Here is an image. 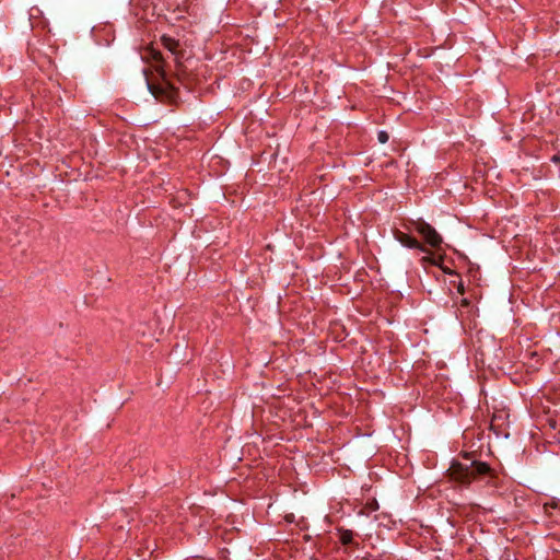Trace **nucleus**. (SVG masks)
<instances>
[{
	"instance_id": "f257e3e1",
	"label": "nucleus",
	"mask_w": 560,
	"mask_h": 560,
	"mask_svg": "<svg viewBox=\"0 0 560 560\" xmlns=\"http://www.w3.org/2000/svg\"><path fill=\"white\" fill-rule=\"evenodd\" d=\"M490 471L488 464L472 460L470 465L458 464L455 472L462 483H469L476 476L487 475Z\"/></svg>"
},
{
	"instance_id": "f03ea898",
	"label": "nucleus",
	"mask_w": 560,
	"mask_h": 560,
	"mask_svg": "<svg viewBox=\"0 0 560 560\" xmlns=\"http://www.w3.org/2000/svg\"><path fill=\"white\" fill-rule=\"evenodd\" d=\"M415 230L431 247L438 248L443 242L442 236L436 232V230L431 224L422 220L415 223Z\"/></svg>"
},
{
	"instance_id": "7ed1b4c3",
	"label": "nucleus",
	"mask_w": 560,
	"mask_h": 560,
	"mask_svg": "<svg viewBox=\"0 0 560 560\" xmlns=\"http://www.w3.org/2000/svg\"><path fill=\"white\" fill-rule=\"evenodd\" d=\"M395 238L407 248L418 249L419 252L427 253L425 247L417 238L407 233L396 232Z\"/></svg>"
},
{
	"instance_id": "20e7f679",
	"label": "nucleus",
	"mask_w": 560,
	"mask_h": 560,
	"mask_svg": "<svg viewBox=\"0 0 560 560\" xmlns=\"http://www.w3.org/2000/svg\"><path fill=\"white\" fill-rule=\"evenodd\" d=\"M161 40L164 48H166L172 55L175 56L178 42L168 36H162Z\"/></svg>"
},
{
	"instance_id": "39448f33",
	"label": "nucleus",
	"mask_w": 560,
	"mask_h": 560,
	"mask_svg": "<svg viewBox=\"0 0 560 560\" xmlns=\"http://www.w3.org/2000/svg\"><path fill=\"white\" fill-rule=\"evenodd\" d=\"M339 539L342 545H349L352 542L353 539V533L350 529H342L339 534Z\"/></svg>"
},
{
	"instance_id": "423d86ee",
	"label": "nucleus",
	"mask_w": 560,
	"mask_h": 560,
	"mask_svg": "<svg viewBox=\"0 0 560 560\" xmlns=\"http://www.w3.org/2000/svg\"><path fill=\"white\" fill-rule=\"evenodd\" d=\"M377 139L381 143H386L388 141V135L386 131L381 130L377 133Z\"/></svg>"
},
{
	"instance_id": "0eeeda50",
	"label": "nucleus",
	"mask_w": 560,
	"mask_h": 560,
	"mask_svg": "<svg viewBox=\"0 0 560 560\" xmlns=\"http://www.w3.org/2000/svg\"><path fill=\"white\" fill-rule=\"evenodd\" d=\"M154 59L159 62L163 61L164 58L162 56V54L160 51H155L154 55H153Z\"/></svg>"
},
{
	"instance_id": "6e6552de",
	"label": "nucleus",
	"mask_w": 560,
	"mask_h": 560,
	"mask_svg": "<svg viewBox=\"0 0 560 560\" xmlns=\"http://www.w3.org/2000/svg\"><path fill=\"white\" fill-rule=\"evenodd\" d=\"M457 290H458L459 293H462V294L464 293V285H463L462 282L458 284Z\"/></svg>"
}]
</instances>
